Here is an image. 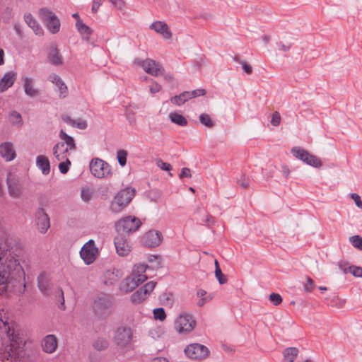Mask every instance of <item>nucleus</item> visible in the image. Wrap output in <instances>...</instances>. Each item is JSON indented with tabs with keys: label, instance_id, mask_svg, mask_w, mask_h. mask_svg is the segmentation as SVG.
<instances>
[{
	"label": "nucleus",
	"instance_id": "603ef678",
	"mask_svg": "<svg viewBox=\"0 0 362 362\" xmlns=\"http://www.w3.org/2000/svg\"><path fill=\"white\" fill-rule=\"evenodd\" d=\"M307 282L304 285V288L307 292H311L315 286L314 281L309 276L306 277Z\"/></svg>",
	"mask_w": 362,
	"mask_h": 362
},
{
	"label": "nucleus",
	"instance_id": "dca6fc26",
	"mask_svg": "<svg viewBox=\"0 0 362 362\" xmlns=\"http://www.w3.org/2000/svg\"><path fill=\"white\" fill-rule=\"evenodd\" d=\"M7 186L9 195L13 198H19L23 194V185L20 180L14 175L8 174Z\"/></svg>",
	"mask_w": 362,
	"mask_h": 362
},
{
	"label": "nucleus",
	"instance_id": "f3484780",
	"mask_svg": "<svg viewBox=\"0 0 362 362\" xmlns=\"http://www.w3.org/2000/svg\"><path fill=\"white\" fill-rule=\"evenodd\" d=\"M163 240L161 233L157 230H149L146 233L141 239L142 244L148 247L158 246Z\"/></svg>",
	"mask_w": 362,
	"mask_h": 362
},
{
	"label": "nucleus",
	"instance_id": "a19ab883",
	"mask_svg": "<svg viewBox=\"0 0 362 362\" xmlns=\"http://www.w3.org/2000/svg\"><path fill=\"white\" fill-rule=\"evenodd\" d=\"M199 121L204 126L211 128L214 126V123L211 119V117L208 114H201L199 115Z\"/></svg>",
	"mask_w": 362,
	"mask_h": 362
},
{
	"label": "nucleus",
	"instance_id": "2eb2a0df",
	"mask_svg": "<svg viewBox=\"0 0 362 362\" xmlns=\"http://www.w3.org/2000/svg\"><path fill=\"white\" fill-rule=\"evenodd\" d=\"M156 285V282L155 281L146 283L143 287L138 289L131 296V302L134 304H139L145 300L153 291Z\"/></svg>",
	"mask_w": 362,
	"mask_h": 362
},
{
	"label": "nucleus",
	"instance_id": "a878e982",
	"mask_svg": "<svg viewBox=\"0 0 362 362\" xmlns=\"http://www.w3.org/2000/svg\"><path fill=\"white\" fill-rule=\"evenodd\" d=\"M141 284L140 279H135L132 276L125 278L121 283L119 289L122 292L129 293Z\"/></svg>",
	"mask_w": 362,
	"mask_h": 362
},
{
	"label": "nucleus",
	"instance_id": "ea45409f",
	"mask_svg": "<svg viewBox=\"0 0 362 362\" xmlns=\"http://www.w3.org/2000/svg\"><path fill=\"white\" fill-rule=\"evenodd\" d=\"M93 195V189L89 187H85L81 189V197L83 201L89 202Z\"/></svg>",
	"mask_w": 362,
	"mask_h": 362
},
{
	"label": "nucleus",
	"instance_id": "5fc2aeb1",
	"mask_svg": "<svg viewBox=\"0 0 362 362\" xmlns=\"http://www.w3.org/2000/svg\"><path fill=\"white\" fill-rule=\"evenodd\" d=\"M351 198L354 201L357 207L360 208L362 210V201L361 199L360 196L356 193H351L350 194Z\"/></svg>",
	"mask_w": 362,
	"mask_h": 362
},
{
	"label": "nucleus",
	"instance_id": "6e6552de",
	"mask_svg": "<svg viewBox=\"0 0 362 362\" xmlns=\"http://www.w3.org/2000/svg\"><path fill=\"white\" fill-rule=\"evenodd\" d=\"M196 326V321L192 315L182 313L175 320L174 327L180 334H186L192 332Z\"/></svg>",
	"mask_w": 362,
	"mask_h": 362
},
{
	"label": "nucleus",
	"instance_id": "09e8293b",
	"mask_svg": "<svg viewBox=\"0 0 362 362\" xmlns=\"http://www.w3.org/2000/svg\"><path fill=\"white\" fill-rule=\"evenodd\" d=\"M189 99L197 98L198 96L204 95L206 90L204 89H196L192 91H187Z\"/></svg>",
	"mask_w": 362,
	"mask_h": 362
},
{
	"label": "nucleus",
	"instance_id": "c756f323",
	"mask_svg": "<svg viewBox=\"0 0 362 362\" xmlns=\"http://www.w3.org/2000/svg\"><path fill=\"white\" fill-rule=\"evenodd\" d=\"M148 267L145 264H136L134 267L132 272L130 276L135 277V279H140L141 284L147 280L148 277L145 274V272Z\"/></svg>",
	"mask_w": 362,
	"mask_h": 362
},
{
	"label": "nucleus",
	"instance_id": "f257e3e1",
	"mask_svg": "<svg viewBox=\"0 0 362 362\" xmlns=\"http://www.w3.org/2000/svg\"><path fill=\"white\" fill-rule=\"evenodd\" d=\"M25 290V272L8 243V233L0 228V296L21 295Z\"/></svg>",
	"mask_w": 362,
	"mask_h": 362
},
{
	"label": "nucleus",
	"instance_id": "79ce46f5",
	"mask_svg": "<svg viewBox=\"0 0 362 362\" xmlns=\"http://www.w3.org/2000/svg\"><path fill=\"white\" fill-rule=\"evenodd\" d=\"M9 120L13 124L21 125L23 123L21 114L16 111H12L10 113Z\"/></svg>",
	"mask_w": 362,
	"mask_h": 362
},
{
	"label": "nucleus",
	"instance_id": "3c124183",
	"mask_svg": "<svg viewBox=\"0 0 362 362\" xmlns=\"http://www.w3.org/2000/svg\"><path fill=\"white\" fill-rule=\"evenodd\" d=\"M280 122H281V115H280L279 112H274L272 115L271 124L274 127H277L280 124Z\"/></svg>",
	"mask_w": 362,
	"mask_h": 362
},
{
	"label": "nucleus",
	"instance_id": "37998d69",
	"mask_svg": "<svg viewBox=\"0 0 362 362\" xmlns=\"http://www.w3.org/2000/svg\"><path fill=\"white\" fill-rule=\"evenodd\" d=\"M350 272L356 277H362V267L357 266H350L344 269V273Z\"/></svg>",
	"mask_w": 362,
	"mask_h": 362
},
{
	"label": "nucleus",
	"instance_id": "c03bdc74",
	"mask_svg": "<svg viewBox=\"0 0 362 362\" xmlns=\"http://www.w3.org/2000/svg\"><path fill=\"white\" fill-rule=\"evenodd\" d=\"M153 317L160 321H164L166 318V314L163 308H155L153 310Z\"/></svg>",
	"mask_w": 362,
	"mask_h": 362
},
{
	"label": "nucleus",
	"instance_id": "49530a36",
	"mask_svg": "<svg viewBox=\"0 0 362 362\" xmlns=\"http://www.w3.org/2000/svg\"><path fill=\"white\" fill-rule=\"evenodd\" d=\"M127 153L124 150H120L117 153V158L118 160V163L121 166H124L127 163Z\"/></svg>",
	"mask_w": 362,
	"mask_h": 362
},
{
	"label": "nucleus",
	"instance_id": "6e6d98bb",
	"mask_svg": "<svg viewBox=\"0 0 362 362\" xmlns=\"http://www.w3.org/2000/svg\"><path fill=\"white\" fill-rule=\"evenodd\" d=\"M238 184L244 189H247L250 185V180L245 176H242L238 181Z\"/></svg>",
	"mask_w": 362,
	"mask_h": 362
},
{
	"label": "nucleus",
	"instance_id": "72a5a7b5",
	"mask_svg": "<svg viewBox=\"0 0 362 362\" xmlns=\"http://www.w3.org/2000/svg\"><path fill=\"white\" fill-rule=\"evenodd\" d=\"M283 354V362H293L298 354V349L295 347L286 348Z\"/></svg>",
	"mask_w": 362,
	"mask_h": 362
},
{
	"label": "nucleus",
	"instance_id": "c9c22d12",
	"mask_svg": "<svg viewBox=\"0 0 362 362\" xmlns=\"http://www.w3.org/2000/svg\"><path fill=\"white\" fill-rule=\"evenodd\" d=\"M189 99L187 91H185L178 95H175L170 98V102L176 105L180 106Z\"/></svg>",
	"mask_w": 362,
	"mask_h": 362
},
{
	"label": "nucleus",
	"instance_id": "bb28decb",
	"mask_svg": "<svg viewBox=\"0 0 362 362\" xmlns=\"http://www.w3.org/2000/svg\"><path fill=\"white\" fill-rule=\"evenodd\" d=\"M57 339L53 334L47 335L42 340V346L44 351L52 354L57 348Z\"/></svg>",
	"mask_w": 362,
	"mask_h": 362
},
{
	"label": "nucleus",
	"instance_id": "4c0bfd02",
	"mask_svg": "<svg viewBox=\"0 0 362 362\" xmlns=\"http://www.w3.org/2000/svg\"><path fill=\"white\" fill-rule=\"evenodd\" d=\"M108 341L104 338H98L94 343L93 346L98 351L105 350L108 347Z\"/></svg>",
	"mask_w": 362,
	"mask_h": 362
},
{
	"label": "nucleus",
	"instance_id": "338daca9",
	"mask_svg": "<svg viewBox=\"0 0 362 362\" xmlns=\"http://www.w3.org/2000/svg\"><path fill=\"white\" fill-rule=\"evenodd\" d=\"M151 362H168L165 358H155Z\"/></svg>",
	"mask_w": 362,
	"mask_h": 362
},
{
	"label": "nucleus",
	"instance_id": "052dcab7",
	"mask_svg": "<svg viewBox=\"0 0 362 362\" xmlns=\"http://www.w3.org/2000/svg\"><path fill=\"white\" fill-rule=\"evenodd\" d=\"M103 4V0H93L92 11L96 13Z\"/></svg>",
	"mask_w": 362,
	"mask_h": 362
},
{
	"label": "nucleus",
	"instance_id": "4be33fe9",
	"mask_svg": "<svg viewBox=\"0 0 362 362\" xmlns=\"http://www.w3.org/2000/svg\"><path fill=\"white\" fill-rule=\"evenodd\" d=\"M122 272L115 268L107 270L103 274V282L106 286H112L122 277Z\"/></svg>",
	"mask_w": 362,
	"mask_h": 362
},
{
	"label": "nucleus",
	"instance_id": "473e14b6",
	"mask_svg": "<svg viewBox=\"0 0 362 362\" xmlns=\"http://www.w3.org/2000/svg\"><path fill=\"white\" fill-rule=\"evenodd\" d=\"M64 121L69 125L77 127L79 129H86L88 127L86 120L81 119H74L71 117L66 116L64 117Z\"/></svg>",
	"mask_w": 362,
	"mask_h": 362
},
{
	"label": "nucleus",
	"instance_id": "ddd939ff",
	"mask_svg": "<svg viewBox=\"0 0 362 362\" xmlns=\"http://www.w3.org/2000/svg\"><path fill=\"white\" fill-rule=\"evenodd\" d=\"M35 223L41 234L47 233L50 228V218L42 207H39L35 212Z\"/></svg>",
	"mask_w": 362,
	"mask_h": 362
},
{
	"label": "nucleus",
	"instance_id": "9b49d317",
	"mask_svg": "<svg viewBox=\"0 0 362 362\" xmlns=\"http://www.w3.org/2000/svg\"><path fill=\"white\" fill-rule=\"evenodd\" d=\"M98 249L95 246V241L90 240L86 243L80 251V256L86 265H90L95 262L98 255Z\"/></svg>",
	"mask_w": 362,
	"mask_h": 362
},
{
	"label": "nucleus",
	"instance_id": "774afa93",
	"mask_svg": "<svg viewBox=\"0 0 362 362\" xmlns=\"http://www.w3.org/2000/svg\"><path fill=\"white\" fill-rule=\"evenodd\" d=\"M205 222L207 224L214 223V218L211 216L208 215Z\"/></svg>",
	"mask_w": 362,
	"mask_h": 362
},
{
	"label": "nucleus",
	"instance_id": "b1692460",
	"mask_svg": "<svg viewBox=\"0 0 362 362\" xmlns=\"http://www.w3.org/2000/svg\"><path fill=\"white\" fill-rule=\"evenodd\" d=\"M150 29L160 35L163 38L170 40L172 37V33L168 25L163 21H157L150 25Z\"/></svg>",
	"mask_w": 362,
	"mask_h": 362
},
{
	"label": "nucleus",
	"instance_id": "8fccbe9b",
	"mask_svg": "<svg viewBox=\"0 0 362 362\" xmlns=\"http://www.w3.org/2000/svg\"><path fill=\"white\" fill-rule=\"evenodd\" d=\"M215 275L220 284H224L226 283L227 279L221 272V269L215 270Z\"/></svg>",
	"mask_w": 362,
	"mask_h": 362
},
{
	"label": "nucleus",
	"instance_id": "6ab92c4d",
	"mask_svg": "<svg viewBox=\"0 0 362 362\" xmlns=\"http://www.w3.org/2000/svg\"><path fill=\"white\" fill-rule=\"evenodd\" d=\"M117 253L122 257L127 256L131 251V246L126 236L118 234L114 240Z\"/></svg>",
	"mask_w": 362,
	"mask_h": 362
},
{
	"label": "nucleus",
	"instance_id": "f8f14e48",
	"mask_svg": "<svg viewBox=\"0 0 362 362\" xmlns=\"http://www.w3.org/2000/svg\"><path fill=\"white\" fill-rule=\"evenodd\" d=\"M133 330L129 327H120L117 329L114 336V341L120 347H126L132 344Z\"/></svg>",
	"mask_w": 362,
	"mask_h": 362
},
{
	"label": "nucleus",
	"instance_id": "20e7f679",
	"mask_svg": "<svg viewBox=\"0 0 362 362\" xmlns=\"http://www.w3.org/2000/svg\"><path fill=\"white\" fill-rule=\"evenodd\" d=\"M112 306V296L110 294L101 293L95 297L92 308L96 315L103 317L111 314Z\"/></svg>",
	"mask_w": 362,
	"mask_h": 362
},
{
	"label": "nucleus",
	"instance_id": "9d476101",
	"mask_svg": "<svg viewBox=\"0 0 362 362\" xmlns=\"http://www.w3.org/2000/svg\"><path fill=\"white\" fill-rule=\"evenodd\" d=\"M291 153L294 157L302 160L307 165L315 168H319L322 165L320 158L310 154L308 151L300 148L294 147L291 149Z\"/></svg>",
	"mask_w": 362,
	"mask_h": 362
},
{
	"label": "nucleus",
	"instance_id": "a18cd8bd",
	"mask_svg": "<svg viewBox=\"0 0 362 362\" xmlns=\"http://www.w3.org/2000/svg\"><path fill=\"white\" fill-rule=\"evenodd\" d=\"M60 161L61 163L59 164V171L62 174H66L69 171L71 161L69 158H64V160Z\"/></svg>",
	"mask_w": 362,
	"mask_h": 362
},
{
	"label": "nucleus",
	"instance_id": "0e129e2a",
	"mask_svg": "<svg viewBox=\"0 0 362 362\" xmlns=\"http://www.w3.org/2000/svg\"><path fill=\"white\" fill-rule=\"evenodd\" d=\"M5 53L3 49H0V66L4 64Z\"/></svg>",
	"mask_w": 362,
	"mask_h": 362
},
{
	"label": "nucleus",
	"instance_id": "bf43d9fd",
	"mask_svg": "<svg viewBox=\"0 0 362 362\" xmlns=\"http://www.w3.org/2000/svg\"><path fill=\"white\" fill-rule=\"evenodd\" d=\"M242 68L243 71L247 74H251L252 73V66L245 61L244 62H241Z\"/></svg>",
	"mask_w": 362,
	"mask_h": 362
},
{
	"label": "nucleus",
	"instance_id": "e433bc0d",
	"mask_svg": "<svg viewBox=\"0 0 362 362\" xmlns=\"http://www.w3.org/2000/svg\"><path fill=\"white\" fill-rule=\"evenodd\" d=\"M49 60L54 65H59L62 64V57L57 49L54 48L49 52Z\"/></svg>",
	"mask_w": 362,
	"mask_h": 362
},
{
	"label": "nucleus",
	"instance_id": "2f4dec72",
	"mask_svg": "<svg viewBox=\"0 0 362 362\" xmlns=\"http://www.w3.org/2000/svg\"><path fill=\"white\" fill-rule=\"evenodd\" d=\"M38 287L45 295H49V280L45 274H40L37 277Z\"/></svg>",
	"mask_w": 362,
	"mask_h": 362
},
{
	"label": "nucleus",
	"instance_id": "c85d7f7f",
	"mask_svg": "<svg viewBox=\"0 0 362 362\" xmlns=\"http://www.w3.org/2000/svg\"><path fill=\"white\" fill-rule=\"evenodd\" d=\"M76 28L83 40L88 42L90 36L93 33V30L88 25L85 24L83 21H77L76 22Z\"/></svg>",
	"mask_w": 362,
	"mask_h": 362
},
{
	"label": "nucleus",
	"instance_id": "f03ea898",
	"mask_svg": "<svg viewBox=\"0 0 362 362\" xmlns=\"http://www.w3.org/2000/svg\"><path fill=\"white\" fill-rule=\"evenodd\" d=\"M23 341L16 334L5 313H0V361L3 362H25Z\"/></svg>",
	"mask_w": 362,
	"mask_h": 362
},
{
	"label": "nucleus",
	"instance_id": "0eeeda50",
	"mask_svg": "<svg viewBox=\"0 0 362 362\" xmlns=\"http://www.w3.org/2000/svg\"><path fill=\"white\" fill-rule=\"evenodd\" d=\"M141 225V222L138 218L128 216L117 221L116 228L119 234L129 235L137 230Z\"/></svg>",
	"mask_w": 362,
	"mask_h": 362
},
{
	"label": "nucleus",
	"instance_id": "7c9ffc66",
	"mask_svg": "<svg viewBox=\"0 0 362 362\" xmlns=\"http://www.w3.org/2000/svg\"><path fill=\"white\" fill-rule=\"evenodd\" d=\"M36 165L41 170L42 173L47 175L50 172V163L49 159L45 156H38L36 158Z\"/></svg>",
	"mask_w": 362,
	"mask_h": 362
},
{
	"label": "nucleus",
	"instance_id": "69168bd1",
	"mask_svg": "<svg viewBox=\"0 0 362 362\" xmlns=\"http://www.w3.org/2000/svg\"><path fill=\"white\" fill-rule=\"evenodd\" d=\"M282 173L287 178L290 174V170L288 167L284 166L282 170Z\"/></svg>",
	"mask_w": 362,
	"mask_h": 362
},
{
	"label": "nucleus",
	"instance_id": "a211bd4d",
	"mask_svg": "<svg viewBox=\"0 0 362 362\" xmlns=\"http://www.w3.org/2000/svg\"><path fill=\"white\" fill-rule=\"evenodd\" d=\"M143 69L153 76H158L164 74V69L162 65L156 61L147 59L141 62Z\"/></svg>",
	"mask_w": 362,
	"mask_h": 362
},
{
	"label": "nucleus",
	"instance_id": "680f3d73",
	"mask_svg": "<svg viewBox=\"0 0 362 362\" xmlns=\"http://www.w3.org/2000/svg\"><path fill=\"white\" fill-rule=\"evenodd\" d=\"M278 47L280 50H282L284 52H287L288 50L290 49L291 47L290 45H286L281 42L278 43Z\"/></svg>",
	"mask_w": 362,
	"mask_h": 362
},
{
	"label": "nucleus",
	"instance_id": "e2e57ef3",
	"mask_svg": "<svg viewBox=\"0 0 362 362\" xmlns=\"http://www.w3.org/2000/svg\"><path fill=\"white\" fill-rule=\"evenodd\" d=\"M334 298L336 299V300L337 301L335 304V305L337 307V308H343L346 303V301L345 300H343V299H339L337 297H334Z\"/></svg>",
	"mask_w": 362,
	"mask_h": 362
},
{
	"label": "nucleus",
	"instance_id": "393cba45",
	"mask_svg": "<svg viewBox=\"0 0 362 362\" xmlns=\"http://www.w3.org/2000/svg\"><path fill=\"white\" fill-rule=\"evenodd\" d=\"M48 80L52 83H54L55 86L57 88V90L59 92V98H64L67 96V86L58 75L55 74H52L49 76Z\"/></svg>",
	"mask_w": 362,
	"mask_h": 362
},
{
	"label": "nucleus",
	"instance_id": "5701e85b",
	"mask_svg": "<svg viewBox=\"0 0 362 362\" xmlns=\"http://www.w3.org/2000/svg\"><path fill=\"white\" fill-rule=\"evenodd\" d=\"M16 151L11 142L6 141L0 144V156L9 162L16 158Z\"/></svg>",
	"mask_w": 362,
	"mask_h": 362
},
{
	"label": "nucleus",
	"instance_id": "aec40b11",
	"mask_svg": "<svg viewBox=\"0 0 362 362\" xmlns=\"http://www.w3.org/2000/svg\"><path fill=\"white\" fill-rule=\"evenodd\" d=\"M16 79L17 73L16 71H6L0 79V93H4L12 87Z\"/></svg>",
	"mask_w": 362,
	"mask_h": 362
},
{
	"label": "nucleus",
	"instance_id": "423d86ee",
	"mask_svg": "<svg viewBox=\"0 0 362 362\" xmlns=\"http://www.w3.org/2000/svg\"><path fill=\"white\" fill-rule=\"evenodd\" d=\"M91 174L97 178L102 179L112 174V168L106 161L98 158H93L89 165Z\"/></svg>",
	"mask_w": 362,
	"mask_h": 362
},
{
	"label": "nucleus",
	"instance_id": "58836bf2",
	"mask_svg": "<svg viewBox=\"0 0 362 362\" xmlns=\"http://www.w3.org/2000/svg\"><path fill=\"white\" fill-rule=\"evenodd\" d=\"M349 242L355 248L362 250V237L356 235L349 237Z\"/></svg>",
	"mask_w": 362,
	"mask_h": 362
},
{
	"label": "nucleus",
	"instance_id": "4468645a",
	"mask_svg": "<svg viewBox=\"0 0 362 362\" xmlns=\"http://www.w3.org/2000/svg\"><path fill=\"white\" fill-rule=\"evenodd\" d=\"M186 356L192 359H202L208 356L209 351L208 348L200 344H192L185 349Z\"/></svg>",
	"mask_w": 362,
	"mask_h": 362
},
{
	"label": "nucleus",
	"instance_id": "4d7b16f0",
	"mask_svg": "<svg viewBox=\"0 0 362 362\" xmlns=\"http://www.w3.org/2000/svg\"><path fill=\"white\" fill-rule=\"evenodd\" d=\"M191 171L188 168H183L180 174V178L182 179L184 177H191Z\"/></svg>",
	"mask_w": 362,
	"mask_h": 362
},
{
	"label": "nucleus",
	"instance_id": "39448f33",
	"mask_svg": "<svg viewBox=\"0 0 362 362\" xmlns=\"http://www.w3.org/2000/svg\"><path fill=\"white\" fill-rule=\"evenodd\" d=\"M135 196V189L127 187L119 191L112 201L110 209L113 213H119L123 210Z\"/></svg>",
	"mask_w": 362,
	"mask_h": 362
},
{
	"label": "nucleus",
	"instance_id": "864d4df0",
	"mask_svg": "<svg viewBox=\"0 0 362 362\" xmlns=\"http://www.w3.org/2000/svg\"><path fill=\"white\" fill-rule=\"evenodd\" d=\"M157 165L165 171H170L172 170V165L170 163L163 162L162 160L157 161Z\"/></svg>",
	"mask_w": 362,
	"mask_h": 362
},
{
	"label": "nucleus",
	"instance_id": "de8ad7c7",
	"mask_svg": "<svg viewBox=\"0 0 362 362\" xmlns=\"http://www.w3.org/2000/svg\"><path fill=\"white\" fill-rule=\"evenodd\" d=\"M269 299L274 305H279L282 302L281 296L276 293H272Z\"/></svg>",
	"mask_w": 362,
	"mask_h": 362
},
{
	"label": "nucleus",
	"instance_id": "412c9836",
	"mask_svg": "<svg viewBox=\"0 0 362 362\" xmlns=\"http://www.w3.org/2000/svg\"><path fill=\"white\" fill-rule=\"evenodd\" d=\"M23 87L25 95L30 98L37 97L40 94L39 90L35 87L34 78L28 76L21 78Z\"/></svg>",
	"mask_w": 362,
	"mask_h": 362
},
{
	"label": "nucleus",
	"instance_id": "13d9d810",
	"mask_svg": "<svg viewBox=\"0 0 362 362\" xmlns=\"http://www.w3.org/2000/svg\"><path fill=\"white\" fill-rule=\"evenodd\" d=\"M161 90V86L156 82H153L150 86V92L153 94L158 93Z\"/></svg>",
	"mask_w": 362,
	"mask_h": 362
},
{
	"label": "nucleus",
	"instance_id": "7ed1b4c3",
	"mask_svg": "<svg viewBox=\"0 0 362 362\" xmlns=\"http://www.w3.org/2000/svg\"><path fill=\"white\" fill-rule=\"evenodd\" d=\"M59 137L62 141L54 146L53 155L57 160H64V158H69V151L75 150L76 147L74 138L62 129L59 132Z\"/></svg>",
	"mask_w": 362,
	"mask_h": 362
},
{
	"label": "nucleus",
	"instance_id": "cd10ccee",
	"mask_svg": "<svg viewBox=\"0 0 362 362\" xmlns=\"http://www.w3.org/2000/svg\"><path fill=\"white\" fill-rule=\"evenodd\" d=\"M24 21L26 24L33 30L36 35L42 36L44 34V30L37 21L30 13H25L24 15Z\"/></svg>",
	"mask_w": 362,
	"mask_h": 362
},
{
	"label": "nucleus",
	"instance_id": "1a4fd4ad",
	"mask_svg": "<svg viewBox=\"0 0 362 362\" xmlns=\"http://www.w3.org/2000/svg\"><path fill=\"white\" fill-rule=\"evenodd\" d=\"M39 16L51 33L55 34L59 31L60 21L52 11L42 8L39 11Z\"/></svg>",
	"mask_w": 362,
	"mask_h": 362
},
{
	"label": "nucleus",
	"instance_id": "f704fd0d",
	"mask_svg": "<svg viewBox=\"0 0 362 362\" xmlns=\"http://www.w3.org/2000/svg\"><path fill=\"white\" fill-rule=\"evenodd\" d=\"M170 121L173 123L184 127L187 124V120L182 115L175 112H170L169 115Z\"/></svg>",
	"mask_w": 362,
	"mask_h": 362
}]
</instances>
